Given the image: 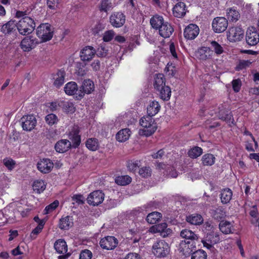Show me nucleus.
<instances>
[{
    "instance_id": "f257e3e1",
    "label": "nucleus",
    "mask_w": 259,
    "mask_h": 259,
    "mask_svg": "<svg viewBox=\"0 0 259 259\" xmlns=\"http://www.w3.org/2000/svg\"><path fill=\"white\" fill-rule=\"evenodd\" d=\"M17 18H22L17 23V29L20 34L25 35L31 33L35 27L34 20L27 16L26 12L17 11Z\"/></svg>"
},
{
    "instance_id": "f03ea898",
    "label": "nucleus",
    "mask_w": 259,
    "mask_h": 259,
    "mask_svg": "<svg viewBox=\"0 0 259 259\" xmlns=\"http://www.w3.org/2000/svg\"><path fill=\"white\" fill-rule=\"evenodd\" d=\"M140 125L143 127L139 131L141 136L149 137L153 134L157 128L156 123L152 117L148 116L142 117L140 120Z\"/></svg>"
},
{
    "instance_id": "7ed1b4c3",
    "label": "nucleus",
    "mask_w": 259,
    "mask_h": 259,
    "mask_svg": "<svg viewBox=\"0 0 259 259\" xmlns=\"http://www.w3.org/2000/svg\"><path fill=\"white\" fill-rule=\"evenodd\" d=\"M169 247L168 244L164 240H158L155 242L152 246V252L158 257H164L169 253Z\"/></svg>"
},
{
    "instance_id": "20e7f679",
    "label": "nucleus",
    "mask_w": 259,
    "mask_h": 259,
    "mask_svg": "<svg viewBox=\"0 0 259 259\" xmlns=\"http://www.w3.org/2000/svg\"><path fill=\"white\" fill-rule=\"evenodd\" d=\"M36 34L42 41L51 39L53 37V31L51 29V25L49 23L41 24L36 29Z\"/></svg>"
},
{
    "instance_id": "39448f33",
    "label": "nucleus",
    "mask_w": 259,
    "mask_h": 259,
    "mask_svg": "<svg viewBox=\"0 0 259 259\" xmlns=\"http://www.w3.org/2000/svg\"><path fill=\"white\" fill-rule=\"evenodd\" d=\"M220 241L218 232L211 231L207 233L205 237L201 240L203 246L208 249L213 248V245Z\"/></svg>"
},
{
    "instance_id": "423d86ee",
    "label": "nucleus",
    "mask_w": 259,
    "mask_h": 259,
    "mask_svg": "<svg viewBox=\"0 0 259 259\" xmlns=\"http://www.w3.org/2000/svg\"><path fill=\"white\" fill-rule=\"evenodd\" d=\"M23 130L26 131H31L36 125L37 120L33 115L23 116L20 120Z\"/></svg>"
},
{
    "instance_id": "0eeeda50",
    "label": "nucleus",
    "mask_w": 259,
    "mask_h": 259,
    "mask_svg": "<svg viewBox=\"0 0 259 259\" xmlns=\"http://www.w3.org/2000/svg\"><path fill=\"white\" fill-rule=\"evenodd\" d=\"M125 15L122 12H114L110 16L109 22L113 27L120 28L125 23Z\"/></svg>"
},
{
    "instance_id": "6e6552de",
    "label": "nucleus",
    "mask_w": 259,
    "mask_h": 259,
    "mask_svg": "<svg viewBox=\"0 0 259 259\" xmlns=\"http://www.w3.org/2000/svg\"><path fill=\"white\" fill-rule=\"evenodd\" d=\"M228 25V20L223 17H218L214 18L212 23L213 30L216 33H221L225 31Z\"/></svg>"
},
{
    "instance_id": "1a4fd4ad",
    "label": "nucleus",
    "mask_w": 259,
    "mask_h": 259,
    "mask_svg": "<svg viewBox=\"0 0 259 259\" xmlns=\"http://www.w3.org/2000/svg\"><path fill=\"white\" fill-rule=\"evenodd\" d=\"M244 30L238 26L232 27L229 28L227 38L230 41H237L241 40L244 37Z\"/></svg>"
},
{
    "instance_id": "9d476101",
    "label": "nucleus",
    "mask_w": 259,
    "mask_h": 259,
    "mask_svg": "<svg viewBox=\"0 0 259 259\" xmlns=\"http://www.w3.org/2000/svg\"><path fill=\"white\" fill-rule=\"evenodd\" d=\"M104 199V194L100 190L95 191L90 194L87 198V202L90 205H98Z\"/></svg>"
},
{
    "instance_id": "9b49d317",
    "label": "nucleus",
    "mask_w": 259,
    "mask_h": 259,
    "mask_svg": "<svg viewBox=\"0 0 259 259\" xmlns=\"http://www.w3.org/2000/svg\"><path fill=\"white\" fill-rule=\"evenodd\" d=\"M118 243V240L114 236H108L101 239L100 246L104 249L112 250L114 249Z\"/></svg>"
},
{
    "instance_id": "f8f14e48",
    "label": "nucleus",
    "mask_w": 259,
    "mask_h": 259,
    "mask_svg": "<svg viewBox=\"0 0 259 259\" xmlns=\"http://www.w3.org/2000/svg\"><path fill=\"white\" fill-rule=\"evenodd\" d=\"M94 89V84L93 82L90 79L84 80L82 83V85L80 87L78 97L76 98L81 99L85 94H90Z\"/></svg>"
},
{
    "instance_id": "ddd939ff",
    "label": "nucleus",
    "mask_w": 259,
    "mask_h": 259,
    "mask_svg": "<svg viewBox=\"0 0 259 259\" xmlns=\"http://www.w3.org/2000/svg\"><path fill=\"white\" fill-rule=\"evenodd\" d=\"M245 39L248 45L255 46L259 42V34L253 27L248 28L246 33Z\"/></svg>"
},
{
    "instance_id": "4468645a",
    "label": "nucleus",
    "mask_w": 259,
    "mask_h": 259,
    "mask_svg": "<svg viewBox=\"0 0 259 259\" xmlns=\"http://www.w3.org/2000/svg\"><path fill=\"white\" fill-rule=\"evenodd\" d=\"M38 44L37 40L33 36L25 37L21 42V48L25 52H29Z\"/></svg>"
},
{
    "instance_id": "2eb2a0df",
    "label": "nucleus",
    "mask_w": 259,
    "mask_h": 259,
    "mask_svg": "<svg viewBox=\"0 0 259 259\" xmlns=\"http://www.w3.org/2000/svg\"><path fill=\"white\" fill-rule=\"evenodd\" d=\"M199 33L198 26L195 24H190L185 28L184 35L187 39H193L198 35Z\"/></svg>"
},
{
    "instance_id": "dca6fc26",
    "label": "nucleus",
    "mask_w": 259,
    "mask_h": 259,
    "mask_svg": "<svg viewBox=\"0 0 259 259\" xmlns=\"http://www.w3.org/2000/svg\"><path fill=\"white\" fill-rule=\"evenodd\" d=\"M96 54V50L92 46H86L80 52V59L83 61H91Z\"/></svg>"
},
{
    "instance_id": "f3484780",
    "label": "nucleus",
    "mask_w": 259,
    "mask_h": 259,
    "mask_svg": "<svg viewBox=\"0 0 259 259\" xmlns=\"http://www.w3.org/2000/svg\"><path fill=\"white\" fill-rule=\"evenodd\" d=\"M38 169L42 173H49L54 167V163L49 159H43L37 164Z\"/></svg>"
},
{
    "instance_id": "a211bd4d",
    "label": "nucleus",
    "mask_w": 259,
    "mask_h": 259,
    "mask_svg": "<svg viewBox=\"0 0 259 259\" xmlns=\"http://www.w3.org/2000/svg\"><path fill=\"white\" fill-rule=\"evenodd\" d=\"M195 245L190 241H182L179 244V250L184 255L191 254L195 250Z\"/></svg>"
},
{
    "instance_id": "6ab92c4d",
    "label": "nucleus",
    "mask_w": 259,
    "mask_h": 259,
    "mask_svg": "<svg viewBox=\"0 0 259 259\" xmlns=\"http://www.w3.org/2000/svg\"><path fill=\"white\" fill-rule=\"evenodd\" d=\"M72 147L71 142L66 139L58 141L55 145V149L57 152L64 153Z\"/></svg>"
},
{
    "instance_id": "aec40b11",
    "label": "nucleus",
    "mask_w": 259,
    "mask_h": 259,
    "mask_svg": "<svg viewBox=\"0 0 259 259\" xmlns=\"http://www.w3.org/2000/svg\"><path fill=\"white\" fill-rule=\"evenodd\" d=\"M79 131L78 128H73L68 135L69 139L72 143L71 144L72 147L74 148L78 147L81 142L80 136L79 135Z\"/></svg>"
},
{
    "instance_id": "412c9836",
    "label": "nucleus",
    "mask_w": 259,
    "mask_h": 259,
    "mask_svg": "<svg viewBox=\"0 0 259 259\" xmlns=\"http://www.w3.org/2000/svg\"><path fill=\"white\" fill-rule=\"evenodd\" d=\"M173 15L177 18L184 17L186 13V5L183 2H179L174 6L172 9Z\"/></svg>"
},
{
    "instance_id": "4be33fe9",
    "label": "nucleus",
    "mask_w": 259,
    "mask_h": 259,
    "mask_svg": "<svg viewBox=\"0 0 259 259\" xmlns=\"http://www.w3.org/2000/svg\"><path fill=\"white\" fill-rule=\"evenodd\" d=\"M174 28L167 22H165L159 29V34L164 38L169 37L173 33Z\"/></svg>"
},
{
    "instance_id": "5701e85b",
    "label": "nucleus",
    "mask_w": 259,
    "mask_h": 259,
    "mask_svg": "<svg viewBox=\"0 0 259 259\" xmlns=\"http://www.w3.org/2000/svg\"><path fill=\"white\" fill-rule=\"evenodd\" d=\"M213 51L208 47H201L196 52V57L200 60H205L211 58Z\"/></svg>"
},
{
    "instance_id": "b1692460",
    "label": "nucleus",
    "mask_w": 259,
    "mask_h": 259,
    "mask_svg": "<svg viewBox=\"0 0 259 259\" xmlns=\"http://www.w3.org/2000/svg\"><path fill=\"white\" fill-rule=\"evenodd\" d=\"M180 236L184 239L189 240L191 242L197 241L199 236L194 232L189 229H183L180 232Z\"/></svg>"
},
{
    "instance_id": "393cba45",
    "label": "nucleus",
    "mask_w": 259,
    "mask_h": 259,
    "mask_svg": "<svg viewBox=\"0 0 259 259\" xmlns=\"http://www.w3.org/2000/svg\"><path fill=\"white\" fill-rule=\"evenodd\" d=\"M65 72L64 70H59L53 76V85L57 88H60L64 83Z\"/></svg>"
},
{
    "instance_id": "a878e982",
    "label": "nucleus",
    "mask_w": 259,
    "mask_h": 259,
    "mask_svg": "<svg viewBox=\"0 0 259 259\" xmlns=\"http://www.w3.org/2000/svg\"><path fill=\"white\" fill-rule=\"evenodd\" d=\"M17 25V23L15 21L10 20L2 26L1 31L5 34H10L15 31Z\"/></svg>"
},
{
    "instance_id": "bb28decb",
    "label": "nucleus",
    "mask_w": 259,
    "mask_h": 259,
    "mask_svg": "<svg viewBox=\"0 0 259 259\" xmlns=\"http://www.w3.org/2000/svg\"><path fill=\"white\" fill-rule=\"evenodd\" d=\"M167 225L165 223L159 224L153 227L154 232H159L163 237L168 236L171 233V230L167 229Z\"/></svg>"
},
{
    "instance_id": "cd10ccee",
    "label": "nucleus",
    "mask_w": 259,
    "mask_h": 259,
    "mask_svg": "<svg viewBox=\"0 0 259 259\" xmlns=\"http://www.w3.org/2000/svg\"><path fill=\"white\" fill-rule=\"evenodd\" d=\"M220 230L224 234H229L234 230L232 224L227 221H221L219 224Z\"/></svg>"
},
{
    "instance_id": "c85d7f7f",
    "label": "nucleus",
    "mask_w": 259,
    "mask_h": 259,
    "mask_svg": "<svg viewBox=\"0 0 259 259\" xmlns=\"http://www.w3.org/2000/svg\"><path fill=\"white\" fill-rule=\"evenodd\" d=\"M64 91L68 95H76L78 97L79 90L78 89L77 84L74 81L68 82L64 87Z\"/></svg>"
},
{
    "instance_id": "c756f323",
    "label": "nucleus",
    "mask_w": 259,
    "mask_h": 259,
    "mask_svg": "<svg viewBox=\"0 0 259 259\" xmlns=\"http://www.w3.org/2000/svg\"><path fill=\"white\" fill-rule=\"evenodd\" d=\"M54 248L59 254H65L67 251L66 242L63 239H58L54 243Z\"/></svg>"
},
{
    "instance_id": "7c9ffc66",
    "label": "nucleus",
    "mask_w": 259,
    "mask_h": 259,
    "mask_svg": "<svg viewBox=\"0 0 259 259\" xmlns=\"http://www.w3.org/2000/svg\"><path fill=\"white\" fill-rule=\"evenodd\" d=\"M218 117L219 119L226 121L227 123L230 124L231 123L233 124L234 119L233 115L231 114L230 112L226 110H220L218 114Z\"/></svg>"
},
{
    "instance_id": "2f4dec72",
    "label": "nucleus",
    "mask_w": 259,
    "mask_h": 259,
    "mask_svg": "<svg viewBox=\"0 0 259 259\" xmlns=\"http://www.w3.org/2000/svg\"><path fill=\"white\" fill-rule=\"evenodd\" d=\"M164 22L163 17L158 15L153 16L150 20L152 27L156 30H159Z\"/></svg>"
},
{
    "instance_id": "473e14b6",
    "label": "nucleus",
    "mask_w": 259,
    "mask_h": 259,
    "mask_svg": "<svg viewBox=\"0 0 259 259\" xmlns=\"http://www.w3.org/2000/svg\"><path fill=\"white\" fill-rule=\"evenodd\" d=\"M233 193L229 188L224 189L221 191L220 198L223 204H227L232 199Z\"/></svg>"
},
{
    "instance_id": "72a5a7b5",
    "label": "nucleus",
    "mask_w": 259,
    "mask_h": 259,
    "mask_svg": "<svg viewBox=\"0 0 259 259\" xmlns=\"http://www.w3.org/2000/svg\"><path fill=\"white\" fill-rule=\"evenodd\" d=\"M165 79L164 75L162 73L156 74L154 76V87L158 90L165 85Z\"/></svg>"
},
{
    "instance_id": "f704fd0d",
    "label": "nucleus",
    "mask_w": 259,
    "mask_h": 259,
    "mask_svg": "<svg viewBox=\"0 0 259 259\" xmlns=\"http://www.w3.org/2000/svg\"><path fill=\"white\" fill-rule=\"evenodd\" d=\"M186 221L194 225H199L203 222V219L200 214L194 213L186 217Z\"/></svg>"
},
{
    "instance_id": "c9c22d12",
    "label": "nucleus",
    "mask_w": 259,
    "mask_h": 259,
    "mask_svg": "<svg viewBox=\"0 0 259 259\" xmlns=\"http://www.w3.org/2000/svg\"><path fill=\"white\" fill-rule=\"evenodd\" d=\"M160 106L157 101H153L150 103L147 107L148 115L152 117L156 115L159 111Z\"/></svg>"
},
{
    "instance_id": "e433bc0d",
    "label": "nucleus",
    "mask_w": 259,
    "mask_h": 259,
    "mask_svg": "<svg viewBox=\"0 0 259 259\" xmlns=\"http://www.w3.org/2000/svg\"><path fill=\"white\" fill-rule=\"evenodd\" d=\"M59 107L67 113H73L75 111L74 104L70 101H60Z\"/></svg>"
},
{
    "instance_id": "4c0bfd02",
    "label": "nucleus",
    "mask_w": 259,
    "mask_h": 259,
    "mask_svg": "<svg viewBox=\"0 0 259 259\" xmlns=\"http://www.w3.org/2000/svg\"><path fill=\"white\" fill-rule=\"evenodd\" d=\"M226 13L228 21L236 22L240 18L239 13L233 8L227 9Z\"/></svg>"
},
{
    "instance_id": "58836bf2",
    "label": "nucleus",
    "mask_w": 259,
    "mask_h": 259,
    "mask_svg": "<svg viewBox=\"0 0 259 259\" xmlns=\"http://www.w3.org/2000/svg\"><path fill=\"white\" fill-rule=\"evenodd\" d=\"M162 218V214L157 211L150 213L147 216V222L151 224H154L159 222Z\"/></svg>"
},
{
    "instance_id": "ea45409f",
    "label": "nucleus",
    "mask_w": 259,
    "mask_h": 259,
    "mask_svg": "<svg viewBox=\"0 0 259 259\" xmlns=\"http://www.w3.org/2000/svg\"><path fill=\"white\" fill-rule=\"evenodd\" d=\"M130 134L131 131L128 128L122 129L116 134V140L119 142H124L129 138Z\"/></svg>"
},
{
    "instance_id": "a19ab883",
    "label": "nucleus",
    "mask_w": 259,
    "mask_h": 259,
    "mask_svg": "<svg viewBox=\"0 0 259 259\" xmlns=\"http://www.w3.org/2000/svg\"><path fill=\"white\" fill-rule=\"evenodd\" d=\"M215 160V156L210 153L205 154L201 158L202 164L204 166H211L214 163Z\"/></svg>"
},
{
    "instance_id": "79ce46f5",
    "label": "nucleus",
    "mask_w": 259,
    "mask_h": 259,
    "mask_svg": "<svg viewBox=\"0 0 259 259\" xmlns=\"http://www.w3.org/2000/svg\"><path fill=\"white\" fill-rule=\"evenodd\" d=\"M73 224L72 220L69 216H66L60 220L59 228L62 230H68Z\"/></svg>"
},
{
    "instance_id": "37998d69",
    "label": "nucleus",
    "mask_w": 259,
    "mask_h": 259,
    "mask_svg": "<svg viewBox=\"0 0 259 259\" xmlns=\"http://www.w3.org/2000/svg\"><path fill=\"white\" fill-rule=\"evenodd\" d=\"M159 92V96L163 100L167 101L171 96L170 88L167 85H164L161 89L157 90Z\"/></svg>"
},
{
    "instance_id": "c03bdc74",
    "label": "nucleus",
    "mask_w": 259,
    "mask_h": 259,
    "mask_svg": "<svg viewBox=\"0 0 259 259\" xmlns=\"http://www.w3.org/2000/svg\"><path fill=\"white\" fill-rule=\"evenodd\" d=\"M203 153V150L201 147L194 146L190 149L188 152L189 157L195 159L200 156Z\"/></svg>"
},
{
    "instance_id": "a18cd8bd",
    "label": "nucleus",
    "mask_w": 259,
    "mask_h": 259,
    "mask_svg": "<svg viewBox=\"0 0 259 259\" xmlns=\"http://www.w3.org/2000/svg\"><path fill=\"white\" fill-rule=\"evenodd\" d=\"M212 217L218 221L221 220L226 216V212L222 207H219L211 210Z\"/></svg>"
},
{
    "instance_id": "49530a36",
    "label": "nucleus",
    "mask_w": 259,
    "mask_h": 259,
    "mask_svg": "<svg viewBox=\"0 0 259 259\" xmlns=\"http://www.w3.org/2000/svg\"><path fill=\"white\" fill-rule=\"evenodd\" d=\"M85 145L91 151H96L99 147L98 141L96 138L89 139L87 141Z\"/></svg>"
},
{
    "instance_id": "de8ad7c7",
    "label": "nucleus",
    "mask_w": 259,
    "mask_h": 259,
    "mask_svg": "<svg viewBox=\"0 0 259 259\" xmlns=\"http://www.w3.org/2000/svg\"><path fill=\"white\" fill-rule=\"evenodd\" d=\"M33 189L34 191L40 193L43 192L46 189V184L42 180H36L34 182Z\"/></svg>"
},
{
    "instance_id": "09e8293b",
    "label": "nucleus",
    "mask_w": 259,
    "mask_h": 259,
    "mask_svg": "<svg viewBox=\"0 0 259 259\" xmlns=\"http://www.w3.org/2000/svg\"><path fill=\"white\" fill-rule=\"evenodd\" d=\"M131 181L132 178L128 176H118L115 179L116 183L121 186L128 185Z\"/></svg>"
},
{
    "instance_id": "8fccbe9b",
    "label": "nucleus",
    "mask_w": 259,
    "mask_h": 259,
    "mask_svg": "<svg viewBox=\"0 0 259 259\" xmlns=\"http://www.w3.org/2000/svg\"><path fill=\"white\" fill-rule=\"evenodd\" d=\"M45 120L48 125L52 126L56 124L58 122L59 119L56 114L50 113L45 117Z\"/></svg>"
},
{
    "instance_id": "3c124183",
    "label": "nucleus",
    "mask_w": 259,
    "mask_h": 259,
    "mask_svg": "<svg viewBox=\"0 0 259 259\" xmlns=\"http://www.w3.org/2000/svg\"><path fill=\"white\" fill-rule=\"evenodd\" d=\"M114 0H102L101 4V10L107 12L114 4Z\"/></svg>"
},
{
    "instance_id": "603ef678",
    "label": "nucleus",
    "mask_w": 259,
    "mask_h": 259,
    "mask_svg": "<svg viewBox=\"0 0 259 259\" xmlns=\"http://www.w3.org/2000/svg\"><path fill=\"white\" fill-rule=\"evenodd\" d=\"M96 54L99 57H106L108 54V50L105 45H101L96 50Z\"/></svg>"
},
{
    "instance_id": "864d4df0",
    "label": "nucleus",
    "mask_w": 259,
    "mask_h": 259,
    "mask_svg": "<svg viewBox=\"0 0 259 259\" xmlns=\"http://www.w3.org/2000/svg\"><path fill=\"white\" fill-rule=\"evenodd\" d=\"M140 161L139 160H130L127 162L128 169L133 172H135L140 165Z\"/></svg>"
},
{
    "instance_id": "5fc2aeb1",
    "label": "nucleus",
    "mask_w": 259,
    "mask_h": 259,
    "mask_svg": "<svg viewBox=\"0 0 259 259\" xmlns=\"http://www.w3.org/2000/svg\"><path fill=\"white\" fill-rule=\"evenodd\" d=\"M206 253L203 250H198L192 254L191 259H206Z\"/></svg>"
},
{
    "instance_id": "6e6d98bb",
    "label": "nucleus",
    "mask_w": 259,
    "mask_h": 259,
    "mask_svg": "<svg viewBox=\"0 0 259 259\" xmlns=\"http://www.w3.org/2000/svg\"><path fill=\"white\" fill-rule=\"evenodd\" d=\"M139 173L143 178H148L151 176L152 170L150 167L145 166L140 169Z\"/></svg>"
},
{
    "instance_id": "4d7b16f0",
    "label": "nucleus",
    "mask_w": 259,
    "mask_h": 259,
    "mask_svg": "<svg viewBox=\"0 0 259 259\" xmlns=\"http://www.w3.org/2000/svg\"><path fill=\"white\" fill-rule=\"evenodd\" d=\"M59 201L58 200L54 201L53 203L47 206L44 209V213L48 214L54 211L59 205Z\"/></svg>"
},
{
    "instance_id": "13d9d810",
    "label": "nucleus",
    "mask_w": 259,
    "mask_h": 259,
    "mask_svg": "<svg viewBox=\"0 0 259 259\" xmlns=\"http://www.w3.org/2000/svg\"><path fill=\"white\" fill-rule=\"evenodd\" d=\"M4 164L10 170H12L15 166L16 162L12 159L6 158L3 160Z\"/></svg>"
},
{
    "instance_id": "bf43d9fd",
    "label": "nucleus",
    "mask_w": 259,
    "mask_h": 259,
    "mask_svg": "<svg viewBox=\"0 0 259 259\" xmlns=\"http://www.w3.org/2000/svg\"><path fill=\"white\" fill-rule=\"evenodd\" d=\"M210 44L212 49H213L214 52L217 55H220L223 53L224 50L223 47L217 41H212Z\"/></svg>"
},
{
    "instance_id": "052dcab7",
    "label": "nucleus",
    "mask_w": 259,
    "mask_h": 259,
    "mask_svg": "<svg viewBox=\"0 0 259 259\" xmlns=\"http://www.w3.org/2000/svg\"><path fill=\"white\" fill-rule=\"evenodd\" d=\"M114 35L115 32L113 30H110L106 31L104 33L103 40L105 42L110 41L113 39Z\"/></svg>"
},
{
    "instance_id": "680f3d73",
    "label": "nucleus",
    "mask_w": 259,
    "mask_h": 259,
    "mask_svg": "<svg viewBox=\"0 0 259 259\" xmlns=\"http://www.w3.org/2000/svg\"><path fill=\"white\" fill-rule=\"evenodd\" d=\"M251 64V62L249 60H240L236 67V69L237 70H242L248 67Z\"/></svg>"
},
{
    "instance_id": "e2e57ef3",
    "label": "nucleus",
    "mask_w": 259,
    "mask_h": 259,
    "mask_svg": "<svg viewBox=\"0 0 259 259\" xmlns=\"http://www.w3.org/2000/svg\"><path fill=\"white\" fill-rule=\"evenodd\" d=\"M71 198L72 200L73 201L72 202L73 204L76 203L78 205H80L83 204L84 202V198L80 194L74 195Z\"/></svg>"
},
{
    "instance_id": "0e129e2a",
    "label": "nucleus",
    "mask_w": 259,
    "mask_h": 259,
    "mask_svg": "<svg viewBox=\"0 0 259 259\" xmlns=\"http://www.w3.org/2000/svg\"><path fill=\"white\" fill-rule=\"evenodd\" d=\"M45 222L44 220H41L39 223L38 226L34 228L31 232V237H33L34 235L36 236L39 234L43 229Z\"/></svg>"
},
{
    "instance_id": "69168bd1",
    "label": "nucleus",
    "mask_w": 259,
    "mask_h": 259,
    "mask_svg": "<svg viewBox=\"0 0 259 259\" xmlns=\"http://www.w3.org/2000/svg\"><path fill=\"white\" fill-rule=\"evenodd\" d=\"M232 88L235 93L239 92L241 87V81L240 79H234L232 81Z\"/></svg>"
},
{
    "instance_id": "338daca9",
    "label": "nucleus",
    "mask_w": 259,
    "mask_h": 259,
    "mask_svg": "<svg viewBox=\"0 0 259 259\" xmlns=\"http://www.w3.org/2000/svg\"><path fill=\"white\" fill-rule=\"evenodd\" d=\"M61 0H47V5L52 10H56Z\"/></svg>"
},
{
    "instance_id": "774afa93",
    "label": "nucleus",
    "mask_w": 259,
    "mask_h": 259,
    "mask_svg": "<svg viewBox=\"0 0 259 259\" xmlns=\"http://www.w3.org/2000/svg\"><path fill=\"white\" fill-rule=\"evenodd\" d=\"M92 257V252L88 249H85L81 251L79 259H91Z\"/></svg>"
}]
</instances>
